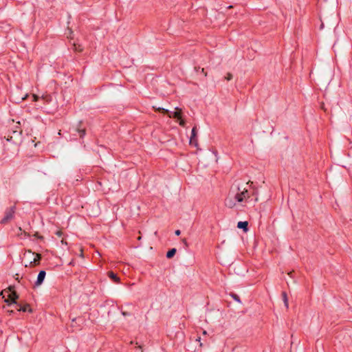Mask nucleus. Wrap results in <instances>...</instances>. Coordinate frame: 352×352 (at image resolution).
Segmentation results:
<instances>
[{"instance_id":"obj_1","label":"nucleus","mask_w":352,"mask_h":352,"mask_svg":"<svg viewBox=\"0 0 352 352\" xmlns=\"http://www.w3.org/2000/svg\"><path fill=\"white\" fill-rule=\"evenodd\" d=\"M3 298H4V302L7 303L8 307H13L16 311L32 312L29 304L26 303L22 305L16 301L19 298V294L16 292L14 286L10 285L7 289L1 290V299Z\"/></svg>"},{"instance_id":"obj_2","label":"nucleus","mask_w":352,"mask_h":352,"mask_svg":"<svg viewBox=\"0 0 352 352\" xmlns=\"http://www.w3.org/2000/svg\"><path fill=\"white\" fill-rule=\"evenodd\" d=\"M19 122H16L15 129H12V135H8L6 138V144H3V155H5L4 158L10 157L16 155V151H18V146L16 143L15 140L19 138L22 133V130L21 129Z\"/></svg>"},{"instance_id":"obj_3","label":"nucleus","mask_w":352,"mask_h":352,"mask_svg":"<svg viewBox=\"0 0 352 352\" xmlns=\"http://www.w3.org/2000/svg\"><path fill=\"white\" fill-rule=\"evenodd\" d=\"M16 210V207L15 204L12 205L9 208H7L5 210L4 216L1 219V224H6L9 223L14 218Z\"/></svg>"},{"instance_id":"obj_4","label":"nucleus","mask_w":352,"mask_h":352,"mask_svg":"<svg viewBox=\"0 0 352 352\" xmlns=\"http://www.w3.org/2000/svg\"><path fill=\"white\" fill-rule=\"evenodd\" d=\"M237 202H242L250 198V194L247 189L244 188L241 192H237L234 197Z\"/></svg>"},{"instance_id":"obj_5","label":"nucleus","mask_w":352,"mask_h":352,"mask_svg":"<svg viewBox=\"0 0 352 352\" xmlns=\"http://www.w3.org/2000/svg\"><path fill=\"white\" fill-rule=\"evenodd\" d=\"M28 252L33 255H35V257L34 258L33 261H30L29 266L34 267L39 265L41 263V261L42 259L41 254L39 253L32 252L31 250H28Z\"/></svg>"},{"instance_id":"obj_6","label":"nucleus","mask_w":352,"mask_h":352,"mask_svg":"<svg viewBox=\"0 0 352 352\" xmlns=\"http://www.w3.org/2000/svg\"><path fill=\"white\" fill-rule=\"evenodd\" d=\"M190 144L196 147L198 146L197 128L196 126H194L192 129L191 135L190 138Z\"/></svg>"},{"instance_id":"obj_7","label":"nucleus","mask_w":352,"mask_h":352,"mask_svg":"<svg viewBox=\"0 0 352 352\" xmlns=\"http://www.w3.org/2000/svg\"><path fill=\"white\" fill-rule=\"evenodd\" d=\"M46 272L45 270H41L38 274L37 279L34 283V287H37L41 285L45 280Z\"/></svg>"},{"instance_id":"obj_8","label":"nucleus","mask_w":352,"mask_h":352,"mask_svg":"<svg viewBox=\"0 0 352 352\" xmlns=\"http://www.w3.org/2000/svg\"><path fill=\"white\" fill-rule=\"evenodd\" d=\"M82 125H83L82 121H80L78 123L76 128L75 129V131L78 134L80 138H83L85 137V135H86V128L82 126Z\"/></svg>"},{"instance_id":"obj_9","label":"nucleus","mask_w":352,"mask_h":352,"mask_svg":"<svg viewBox=\"0 0 352 352\" xmlns=\"http://www.w3.org/2000/svg\"><path fill=\"white\" fill-rule=\"evenodd\" d=\"M182 109L179 107H176L175 111L173 113L170 111L169 114H167V115L168 116L169 118H173L175 119H180L182 117Z\"/></svg>"},{"instance_id":"obj_10","label":"nucleus","mask_w":352,"mask_h":352,"mask_svg":"<svg viewBox=\"0 0 352 352\" xmlns=\"http://www.w3.org/2000/svg\"><path fill=\"white\" fill-rule=\"evenodd\" d=\"M107 276L112 281H113L116 283H119L120 282V278H119V276L113 271H109L107 272Z\"/></svg>"},{"instance_id":"obj_11","label":"nucleus","mask_w":352,"mask_h":352,"mask_svg":"<svg viewBox=\"0 0 352 352\" xmlns=\"http://www.w3.org/2000/svg\"><path fill=\"white\" fill-rule=\"evenodd\" d=\"M84 319L82 317L74 318L72 320V327H80V324L82 323Z\"/></svg>"},{"instance_id":"obj_12","label":"nucleus","mask_w":352,"mask_h":352,"mask_svg":"<svg viewBox=\"0 0 352 352\" xmlns=\"http://www.w3.org/2000/svg\"><path fill=\"white\" fill-rule=\"evenodd\" d=\"M236 201L234 199L233 200L232 198L228 197L225 200V205L230 208H232L236 205Z\"/></svg>"},{"instance_id":"obj_13","label":"nucleus","mask_w":352,"mask_h":352,"mask_svg":"<svg viewBox=\"0 0 352 352\" xmlns=\"http://www.w3.org/2000/svg\"><path fill=\"white\" fill-rule=\"evenodd\" d=\"M237 228L242 229L244 232L248 230V221H239L237 223Z\"/></svg>"},{"instance_id":"obj_14","label":"nucleus","mask_w":352,"mask_h":352,"mask_svg":"<svg viewBox=\"0 0 352 352\" xmlns=\"http://www.w3.org/2000/svg\"><path fill=\"white\" fill-rule=\"evenodd\" d=\"M11 29L12 28L10 24L1 21V33L3 32L7 34L10 30H11Z\"/></svg>"},{"instance_id":"obj_15","label":"nucleus","mask_w":352,"mask_h":352,"mask_svg":"<svg viewBox=\"0 0 352 352\" xmlns=\"http://www.w3.org/2000/svg\"><path fill=\"white\" fill-rule=\"evenodd\" d=\"M176 252V248H171L166 252V256L168 259L172 258L175 255Z\"/></svg>"},{"instance_id":"obj_16","label":"nucleus","mask_w":352,"mask_h":352,"mask_svg":"<svg viewBox=\"0 0 352 352\" xmlns=\"http://www.w3.org/2000/svg\"><path fill=\"white\" fill-rule=\"evenodd\" d=\"M73 50L76 52H82L84 48L81 44L74 43L73 44Z\"/></svg>"},{"instance_id":"obj_17","label":"nucleus","mask_w":352,"mask_h":352,"mask_svg":"<svg viewBox=\"0 0 352 352\" xmlns=\"http://www.w3.org/2000/svg\"><path fill=\"white\" fill-rule=\"evenodd\" d=\"M281 296L284 302L285 306L287 309L289 307L288 297L286 292H282Z\"/></svg>"},{"instance_id":"obj_18","label":"nucleus","mask_w":352,"mask_h":352,"mask_svg":"<svg viewBox=\"0 0 352 352\" xmlns=\"http://www.w3.org/2000/svg\"><path fill=\"white\" fill-rule=\"evenodd\" d=\"M153 109L155 111L163 113L164 114H169L170 111L168 109H164L162 107L156 108L153 107Z\"/></svg>"},{"instance_id":"obj_19","label":"nucleus","mask_w":352,"mask_h":352,"mask_svg":"<svg viewBox=\"0 0 352 352\" xmlns=\"http://www.w3.org/2000/svg\"><path fill=\"white\" fill-rule=\"evenodd\" d=\"M194 69L196 72H201L202 74H204V76H207V72H205L204 68H201L198 65H195Z\"/></svg>"},{"instance_id":"obj_20","label":"nucleus","mask_w":352,"mask_h":352,"mask_svg":"<svg viewBox=\"0 0 352 352\" xmlns=\"http://www.w3.org/2000/svg\"><path fill=\"white\" fill-rule=\"evenodd\" d=\"M52 97L50 94L43 95L42 96V100H43L46 103H50L52 101Z\"/></svg>"},{"instance_id":"obj_21","label":"nucleus","mask_w":352,"mask_h":352,"mask_svg":"<svg viewBox=\"0 0 352 352\" xmlns=\"http://www.w3.org/2000/svg\"><path fill=\"white\" fill-rule=\"evenodd\" d=\"M230 296L234 300H236V302H241V299H240V297L235 293H233V292H231L230 294Z\"/></svg>"},{"instance_id":"obj_22","label":"nucleus","mask_w":352,"mask_h":352,"mask_svg":"<svg viewBox=\"0 0 352 352\" xmlns=\"http://www.w3.org/2000/svg\"><path fill=\"white\" fill-rule=\"evenodd\" d=\"M33 236H34L35 238H37L38 239L42 240V241L44 239L43 236L41 235L38 232H36L33 234Z\"/></svg>"},{"instance_id":"obj_23","label":"nucleus","mask_w":352,"mask_h":352,"mask_svg":"<svg viewBox=\"0 0 352 352\" xmlns=\"http://www.w3.org/2000/svg\"><path fill=\"white\" fill-rule=\"evenodd\" d=\"M179 120V124L182 126H185L186 125V120L183 119L182 117L180 119H177Z\"/></svg>"},{"instance_id":"obj_24","label":"nucleus","mask_w":352,"mask_h":352,"mask_svg":"<svg viewBox=\"0 0 352 352\" xmlns=\"http://www.w3.org/2000/svg\"><path fill=\"white\" fill-rule=\"evenodd\" d=\"M233 78V76L231 73L228 72L227 73L226 76H225V79L227 80H230Z\"/></svg>"},{"instance_id":"obj_25","label":"nucleus","mask_w":352,"mask_h":352,"mask_svg":"<svg viewBox=\"0 0 352 352\" xmlns=\"http://www.w3.org/2000/svg\"><path fill=\"white\" fill-rule=\"evenodd\" d=\"M182 243H183V244H184V248H185L186 249H188V248L189 245H188V243L187 242L186 239H185V238H184V239H182Z\"/></svg>"},{"instance_id":"obj_26","label":"nucleus","mask_w":352,"mask_h":352,"mask_svg":"<svg viewBox=\"0 0 352 352\" xmlns=\"http://www.w3.org/2000/svg\"><path fill=\"white\" fill-rule=\"evenodd\" d=\"M2 309L3 311L8 312L10 314L14 313V309H7L6 306H3Z\"/></svg>"},{"instance_id":"obj_27","label":"nucleus","mask_w":352,"mask_h":352,"mask_svg":"<svg viewBox=\"0 0 352 352\" xmlns=\"http://www.w3.org/2000/svg\"><path fill=\"white\" fill-rule=\"evenodd\" d=\"M55 234L58 236V237H62L64 235V233L62 230H57L55 232Z\"/></svg>"},{"instance_id":"obj_28","label":"nucleus","mask_w":352,"mask_h":352,"mask_svg":"<svg viewBox=\"0 0 352 352\" xmlns=\"http://www.w3.org/2000/svg\"><path fill=\"white\" fill-rule=\"evenodd\" d=\"M32 98H33V100H32L33 101H37L39 99V97L35 94L32 95Z\"/></svg>"},{"instance_id":"obj_29","label":"nucleus","mask_w":352,"mask_h":352,"mask_svg":"<svg viewBox=\"0 0 352 352\" xmlns=\"http://www.w3.org/2000/svg\"><path fill=\"white\" fill-rule=\"evenodd\" d=\"M122 314L124 316H131V313L129 312H127V311H122Z\"/></svg>"},{"instance_id":"obj_30","label":"nucleus","mask_w":352,"mask_h":352,"mask_svg":"<svg viewBox=\"0 0 352 352\" xmlns=\"http://www.w3.org/2000/svg\"><path fill=\"white\" fill-rule=\"evenodd\" d=\"M175 235H177V236H179V235H180V234H181V231H180L179 230H176L175 231Z\"/></svg>"},{"instance_id":"obj_31","label":"nucleus","mask_w":352,"mask_h":352,"mask_svg":"<svg viewBox=\"0 0 352 352\" xmlns=\"http://www.w3.org/2000/svg\"><path fill=\"white\" fill-rule=\"evenodd\" d=\"M23 234H24V235H25V236H27V237H30V233H28V232H25V231H23Z\"/></svg>"},{"instance_id":"obj_32","label":"nucleus","mask_w":352,"mask_h":352,"mask_svg":"<svg viewBox=\"0 0 352 352\" xmlns=\"http://www.w3.org/2000/svg\"><path fill=\"white\" fill-rule=\"evenodd\" d=\"M61 243L62 244L67 245V243L66 240L65 239H63V238L61 240Z\"/></svg>"},{"instance_id":"obj_33","label":"nucleus","mask_w":352,"mask_h":352,"mask_svg":"<svg viewBox=\"0 0 352 352\" xmlns=\"http://www.w3.org/2000/svg\"><path fill=\"white\" fill-rule=\"evenodd\" d=\"M67 29H68V30H69V34H70V35H71V34H73V31H72V30L71 28H68Z\"/></svg>"},{"instance_id":"obj_34","label":"nucleus","mask_w":352,"mask_h":352,"mask_svg":"<svg viewBox=\"0 0 352 352\" xmlns=\"http://www.w3.org/2000/svg\"><path fill=\"white\" fill-rule=\"evenodd\" d=\"M320 107H321V109L325 110L324 109V104L323 102L321 104Z\"/></svg>"},{"instance_id":"obj_35","label":"nucleus","mask_w":352,"mask_h":352,"mask_svg":"<svg viewBox=\"0 0 352 352\" xmlns=\"http://www.w3.org/2000/svg\"><path fill=\"white\" fill-rule=\"evenodd\" d=\"M294 273V271L290 272L288 274L292 277L293 276V274Z\"/></svg>"},{"instance_id":"obj_36","label":"nucleus","mask_w":352,"mask_h":352,"mask_svg":"<svg viewBox=\"0 0 352 352\" xmlns=\"http://www.w3.org/2000/svg\"><path fill=\"white\" fill-rule=\"evenodd\" d=\"M200 340H201V338H200V337H199V338L197 339V341H199V342H200Z\"/></svg>"}]
</instances>
